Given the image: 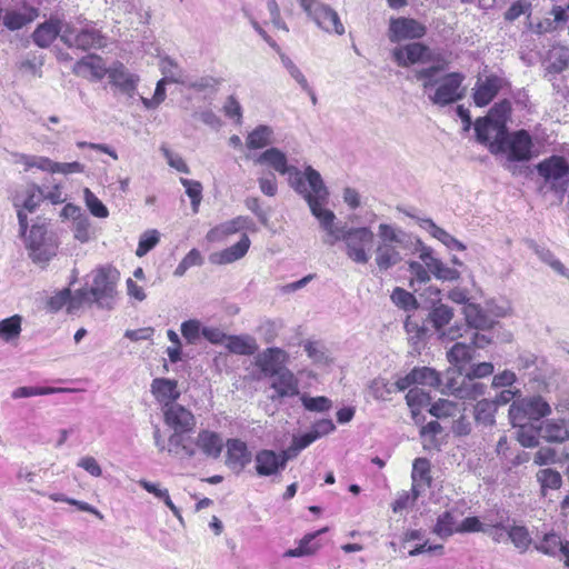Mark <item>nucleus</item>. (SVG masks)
I'll return each instance as SVG.
<instances>
[{
	"instance_id": "1",
	"label": "nucleus",
	"mask_w": 569,
	"mask_h": 569,
	"mask_svg": "<svg viewBox=\"0 0 569 569\" xmlns=\"http://www.w3.org/2000/svg\"><path fill=\"white\" fill-rule=\"evenodd\" d=\"M254 162L264 164L279 174H288L290 186L306 199L310 209L312 200L327 202L329 192L320 173L312 167H307L302 173L298 168L288 163L287 156L278 148L267 149L256 158Z\"/></svg>"
},
{
	"instance_id": "2",
	"label": "nucleus",
	"mask_w": 569,
	"mask_h": 569,
	"mask_svg": "<svg viewBox=\"0 0 569 569\" xmlns=\"http://www.w3.org/2000/svg\"><path fill=\"white\" fill-rule=\"evenodd\" d=\"M326 202L312 200V214L319 220L321 227L332 238L330 243L343 240L347 256L356 263L365 264L369 261V251L375 242V233L367 227L350 228L345 230L333 224L335 213L323 208Z\"/></svg>"
},
{
	"instance_id": "3",
	"label": "nucleus",
	"mask_w": 569,
	"mask_h": 569,
	"mask_svg": "<svg viewBox=\"0 0 569 569\" xmlns=\"http://www.w3.org/2000/svg\"><path fill=\"white\" fill-rule=\"evenodd\" d=\"M164 425L172 430L168 438V447L161 436L159 427L154 428L153 439L154 445L160 452L168 451L169 453L182 455L192 458L196 455V447L191 445H183V433H191L197 425L194 415L184 406L180 403H169L168 407L161 409Z\"/></svg>"
},
{
	"instance_id": "4",
	"label": "nucleus",
	"mask_w": 569,
	"mask_h": 569,
	"mask_svg": "<svg viewBox=\"0 0 569 569\" xmlns=\"http://www.w3.org/2000/svg\"><path fill=\"white\" fill-rule=\"evenodd\" d=\"M447 64H432L415 72V78L421 81L422 89L428 92L435 88L429 99L433 104L448 106L461 100L465 97L466 89L462 86L465 74L461 72H449L441 78L439 73L446 69Z\"/></svg>"
},
{
	"instance_id": "5",
	"label": "nucleus",
	"mask_w": 569,
	"mask_h": 569,
	"mask_svg": "<svg viewBox=\"0 0 569 569\" xmlns=\"http://www.w3.org/2000/svg\"><path fill=\"white\" fill-rule=\"evenodd\" d=\"M492 154H507V159L512 162L528 161L532 154V138L525 129L512 133H503L500 137H493L485 143Z\"/></svg>"
},
{
	"instance_id": "6",
	"label": "nucleus",
	"mask_w": 569,
	"mask_h": 569,
	"mask_svg": "<svg viewBox=\"0 0 569 569\" xmlns=\"http://www.w3.org/2000/svg\"><path fill=\"white\" fill-rule=\"evenodd\" d=\"M21 236L24 238L29 257L34 263L47 264L57 256L58 239L48 230L46 223H34L26 234Z\"/></svg>"
},
{
	"instance_id": "7",
	"label": "nucleus",
	"mask_w": 569,
	"mask_h": 569,
	"mask_svg": "<svg viewBox=\"0 0 569 569\" xmlns=\"http://www.w3.org/2000/svg\"><path fill=\"white\" fill-rule=\"evenodd\" d=\"M511 112V103L503 99L496 102L488 114L477 119L475 131L480 143H487L493 137H500L507 131V120Z\"/></svg>"
},
{
	"instance_id": "8",
	"label": "nucleus",
	"mask_w": 569,
	"mask_h": 569,
	"mask_svg": "<svg viewBox=\"0 0 569 569\" xmlns=\"http://www.w3.org/2000/svg\"><path fill=\"white\" fill-rule=\"evenodd\" d=\"M551 413L549 403L540 396L513 401L509 408V418L513 427H526L528 421H538Z\"/></svg>"
},
{
	"instance_id": "9",
	"label": "nucleus",
	"mask_w": 569,
	"mask_h": 569,
	"mask_svg": "<svg viewBox=\"0 0 569 569\" xmlns=\"http://www.w3.org/2000/svg\"><path fill=\"white\" fill-rule=\"evenodd\" d=\"M299 3L303 11L311 17L325 32H335L338 36L345 33V27L338 13L330 7L318 0H299Z\"/></svg>"
},
{
	"instance_id": "10",
	"label": "nucleus",
	"mask_w": 569,
	"mask_h": 569,
	"mask_svg": "<svg viewBox=\"0 0 569 569\" xmlns=\"http://www.w3.org/2000/svg\"><path fill=\"white\" fill-rule=\"evenodd\" d=\"M118 280L119 273L117 270L98 269L93 277L92 287L89 288L93 301L103 306L106 300L113 299Z\"/></svg>"
},
{
	"instance_id": "11",
	"label": "nucleus",
	"mask_w": 569,
	"mask_h": 569,
	"mask_svg": "<svg viewBox=\"0 0 569 569\" xmlns=\"http://www.w3.org/2000/svg\"><path fill=\"white\" fill-rule=\"evenodd\" d=\"M291 458L289 451L282 450L277 453L273 450L262 449L256 453V471L259 476L268 477L277 475L284 469L288 460Z\"/></svg>"
},
{
	"instance_id": "12",
	"label": "nucleus",
	"mask_w": 569,
	"mask_h": 569,
	"mask_svg": "<svg viewBox=\"0 0 569 569\" xmlns=\"http://www.w3.org/2000/svg\"><path fill=\"white\" fill-rule=\"evenodd\" d=\"M505 84V79L498 74L490 73L479 77L473 88L472 99L477 107L488 106L499 93Z\"/></svg>"
},
{
	"instance_id": "13",
	"label": "nucleus",
	"mask_w": 569,
	"mask_h": 569,
	"mask_svg": "<svg viewBox=\"0 0 569 569\" xmlns=\"http://www.w3.org/2000/svg\"><path fill=\"white\" fill-rule=\"evenodd\" d=\"M396 63L400 67H409L416 63H425L431 60L430 49L421 43L413 42L398 47L392 51Z\"/></svg>"
},
{
	"instance_id": "14",
	"label": "nucleus",
	"mask_w": 569,
	"mask_h": 569,
	"mask_svg": "<svg viewBox=\"0 0 569 569\" xmlns=\"http://www.w3.org/2000/svg\"><path fill=\"white\" fill-rule=\"evenodd\" d=\"M42 198V190L40 187L33 184L27 189L26 198L22 200V202H20L18 199H14L13 204L17 208L20 234H26L28 230L27 212H33L39 207Z\"/></svg>"
},
{
	"instance_id": "15",
	"label": "nucleus",
	"mask_w": 569,
	"mask_h": 569,
	"mask_svg": "<svg viewBox=\"0 0 569 569\" xmlns=\"http://www.w3.org/2000/svg\"><path fill=\"white\" fill-rule=\"evenodd\" d=\"M39 16L37 8L23 3L18 8L7 9L2 17L3 26L10 31H17L33 22Z\"/></svg>"
},
{
	"instance_id": "16",
	"label": "nucleus",
	"mask_w": 569,
	"mask_h": 569,
	"mask_svg": "<svg viewBox=\"0 0 569 569\" xmlns=\"http://www.w3.org/2000/svg\"><path fill=\"white\" fill-rule=\"evenodd\" d=\"M537 171L540 177L556 188L558 180L569 176V163L561 156H551L537 164Z\"/></svg>"
},
{
	"instance_id": "17",
	"label": "nucleus",
	"mask_w": 569,
	"mask_h": 569,
	"mask_svg": "<svg viewBox=\"0 0 569 569\" xmlns=\"http://www.w3.org/2000/svg\"><path fill=\"white\" fill-rule=\"evenodd\" d=\"M226 463L228 467L242 471L252 459V455L244 441L232 438L227 440Z\"/></svg>"
},
{
	"instance_id": "18",
	"label": "nucleus",
	"mask_w": 569,
	"mask_h": 569,
	"mask_svg": "<svg viewBox=\"0 0 569 569\" xmlns=\"http://www.w3.org/2000/svg\"><path fill=\"white\" fill-rule=\"evenodd\" d=\"M151 393L157 402L162 407L169 403H177L180 398L178 381L169 378H156L151 382Z\"/></svg>"
},
{
	"instance_id": "19",
	"label": "nucleus",
	"mask_w": 569,
	"mask_h": 569,
	"mask_svg": "<svg viewBox=\"0 0 569 569\" xmlns=\"http://www.w3.org/2000/svg\"><path fill=\"white\" fill-rule=\"evenodd\" d=\"M108 70L103 59L97 54H88L81 58L73 67V72L77 76L90 78L91 80L103 79Z\"/></svg>"
},
{
	"instance_id": "20",
	"label": "nucleus",
	"mask_w": 569,
	"mask_h": 569,
	"mask_svg": "<svg viewBox=\"0 0 569 569\" xmlns=\"http://www.w3.org/2000/svg\"><path fill=\"white\" fill-rule=\"evenodd\" d=\"M287 353L279 348L266 349L257 359V366L267 377H273L281 370L287 369L283 365L287 361Z\"/></svg>"
},
{
	"instance_id": "21",
	"label": "nucleus",
	"mask_w": 569,
	"mask_h": 569,
	"mask_svg": "<svg viewBox=\"0 0 569 569\" xmlns=\"http://www.w3.org/2000/svg\"><path fill=\"white\" fill-rule=\"evenodd\" d=\"M109 82L120 91L132 94L139 78L128 71L121 62H114L108 70Z\"/></svg>"
},
{
	"instance_id": "22",
	"label": "nucleus",
	"mask_w": 569,
	"mask_h": 569,
	"mask_svg": "<svg viewBox=\"0 0 569 569\" xmlns=\"http://www.w3.org/2000/svg\"><path fill=\"white\" fill-rule=\"evenodd\" d=\"M194 443L203 455L211 458H218L221 455L223 448V442L220 435L209 429L200 430Z\"/></svg>"
},
{
	"instance_id": "23",
	"label": "nucleus",
	"mask_w": 569,
	"mask_h": 569,
	"mask_svg": "<svg viewBox=\"0 0 569 569\" xmlns=\"http://www.w3.org/2000/svg\"><path fill=\"white\" fill-rule=\"evenodd\" d=\"M271 388L279 398L293 397L299 393V381L289 369H284L273 376Z\"/></svg>"
},
{
	"instance_id": "24",
	"label": "nucleus",
	"mask_w": 569,
	"mask_h": 569,
	"mask_svg": "<svg viewBox=\"0 0 569 569\" xmlns=\"http://www.w3.org/2000/svg\"><path fill=\"white\" fill-rule=\"evenodd\" d=\"M391 36H425L426 28L415 19L397 18L390 21Z\"/></svg>"
},
{
	"instance_id": "25",
	"label": "nucleus",
	"mask_w": 569,
	"mask_h": 569,
	"mask_svg": "<svg viewBox=\"0 0 569 569\" xmlns=\"http://www.w3.org/2000/svg\"><path fill=\"white\" fill-rule=\"evenodd\" d=\"M224 346L229 352L240 356H252L258 350L254 338L250 336H228Z\"/></svg>"
},
{
	"instance_id": "26",
	"label": "nucleus",
	"mask_w": 569,
	"mask_h": 569,
	"mask_svg": "<svg viewBox=\"0 0 569 569\" xmlns=\"http://www.w3.org/2000/svg\"><path fill=\"white\" fill-rule=\"evenodd\" d=\"M420 258L428 268V270L431 273H433L436 278L450 281L459 278V272L456 269L445 266L439 259L433 257L431 253H421Z\"/></svg>"
},
{
	"instance_id": "27",
	"label": "nucleus",
	"mask_w": 569,
	"mask_h": 569,
	"mask_svg": "<svg viewBox=\"0 0 569 569\" xmlns=\"http://www.w3.org/2000/svg\"><path fill=\"white\" fill-rule=\"evenodd\" d=\"M411 477L412 491H416L417 487H430L432 482L430 461L427 458L415 459Z\"/></svg>"
},
{
	"instance_id": "28",
	"label": "nucleus",
	"mask_w": 569,
	"mask_h": 569,
	"mask_svg": "<svg viewBox=\"0 0 569 569\" xmlns=\"http://www.w3.org/2000/svg\"><path fill=\"white\" fill-rule=\"evenodd\" d=\"M250 239L243 234L233 246L222 250L218 254V262L222 264L232 263L246 256L250 248Z\"/></svg>"
},
{
	"instance_id": "29",
	"label": "nucleus",
	"mask_w": 569,
	"mask_h": 569,
	"mask_svg": "<svg viewBox=\"0 0 569 569\" xmlns=\"http://www.w3.org/2000/svg\"><path fill=\"white\" fill-rule=\"evenodd\" d=\"M246 228H248V218L240 216L211 229L210 232L208 233V238L210 240H217L222 237H228L230 234L237 233L238 231L243 230Z\"/></svg>"
},
{
	"instance_id": "30",
	"label": "nucleus",
	"mask_w": 569,
	"mask_h": 569,
	"mask_svg": "<svg viewBox=\"0 0 569 569\" xmlns=\"http://www.w3.org/2000/svg\"><path fill=\"white\" fill-rule=\"evenodd\" d=\"M327 528L320 529L312 533H307L300 541L297 548L289 549L284 552V557H302L313 555L318 549V543H312L317 536L326 532Z\"/></svg>"
},
{
	"instance_id": "31",
	"label": "nucleus",
	"mask_w": 569,
	"mask_h": 569,
	"mask_svg": "<svg viewBox=\"0 0 569 569\" xmlns=\"http://www.w3.org/2000/svg\"><path fill=\"white\" fill-rule=\"evenodd\" d=\"M430 400V395L421 388L413 387L409 389L406 395V401L415 420H417L421 409L429 405Z\"/></svg>"
},
{
	"instance_id": "32",
	"label": "nucleus",
	"mask_w": 569,
	"mask_h": 569,
	"mask_svg": "<svg viewBox=\"0 0 569 569\" xmlns=\"http://www.w3.org/2000/svg\"><path fill=\"white\" fill-rule=\"evenodd\" d=\"M538 435L547 441L561 442L567 438L568 432L562 422L548 420L539 427Z\"/></svg>"
},
{
	"instance_id": "33",
	"label": "nucleus",
	"mask_w": 569,
	"mask_h": 569,
	"mask_svg": "<svg viewBox=\"0 0 569 569\" xmlns=\"http://www.w3.org/2000/svg\"><path fill=\"white\" fill-rule=\"evenodd\" d=\"M459 523L451 511H445L439 515L433 527V532L440 538H448L458 533Z\"/></svg>"
},
{
	"instance_id": "34",
	"label": "nucleus",
	"mask_w": 569,
	"mask_h": 569,
	"mask_svg": "<svg viewBox=\"0 0 569 569\" xmlns=\"http://www.w3.org/2000/svg\"><path fill=\"white\" fill-rule=\"evenodd\" d=\"M430 415L438 419L449 418V417H459L462 418V409L456 402H452L447 399H439L435 403L431 405L429 409Z\"/></svg>"
},
{
	"instance_id": "35",
	"label": "nucleus",
	"mask_w": 569,
	"mask_h": 569,
	"mask_svg": "<svg viewBox=\"0 0 569 569\" xmlns=\"http://www.w3.org/2000/svg\"><path fill=\"white\" fill-rule=\"evenodd\" d=\"M472 352V347L457 342L448 351V359L450 363L455 365L459 369H462L467 363L471 361L473 357Z\"/></svg>"
},
{
	"instance_id": "36",
	"label": "nucleus",
	"mask_w": 569,
	"mask_h": 569,
	"mask_svg": "<svg viewBox=\"0 0 569 569\" xmlns=\"http://www.w3.org/2000/svg\"><path fill=\"white\" fill-rule=\"evenodd\" d=\"M399 259V253L395 246L391 243L382 242L377 248L376 261L380 269L387 270L396 264Z\"/></svg>"
},
{
	"instance_id": "37",
	"label": "nucleus",
	"mask_w": 569,
	"mask_h": 569,
	"mask_svg": "<svg viewBox=\"0 0 569 569\" xmlns=\"http://www.w3.org/2000/svg\"><path fill=\"white\" fill-rule=\"evenodd\" d=\"M69 32L68 24L58 17H51L41 23L32 36H66Z\"/></svg>"
},
{
	"instance_id": "38",
	"label": "nucleus",
	"mask_w": 569,
	"mask_h": 569,
	"mask_svg": "<svg viewBox=\"0 0 569 569\" xmlns=\"http://www.w3.org/2000/svg\"><path fill=\"white\" fill-rule=\"evenodd\" d=\"M271 134L272 131L267 126H258L253 131H251L246 140L247 147L249 149H262L271 143Z\"/></svg>"
},
{
	"instance_id": "39",
	"label": "nucleus",
	"mask_w": 569,
	"mask_h": 569,
	"mask_svg": "<svg viewBox=\"0 0 569 569\" xmlns=\"http://www.w3.org/2000/svg\"><path fill=\"white\" fill-rule=\"evenodd\" d=\"M412 377H415L416 386L437 388L441 383L438 372L428 367L413 368Z\"/></svg>"
},
{
	"instance_id": "40",
	"label": "nucleus",
	"mask_w": 569,
	"mask_h": 569,
	"mask_svg": "<svg viewBox=\"0 0 569 569\" xmlns=\"http://www.w3.org/2000/svg\"><path fill=\"white\" fill-rule=\"evenodd\" d=\"M496 411L497 406L493 400L482 399L475 406V418L485 425H492Z\"/></svg>"
},
{
	"instance_id": "41",
	"label": "nucleus",
	"mask_w": 569,
	"mask_h": 569,
	"mask_svg": "<svg viewBox=\"0 0 569 569\" xmlns=\"http://www.w3.org/2000/svg\"><path fill=\"white\" fill-rule=\"evenodd\" d=\"M159 66L163 74L162 79H166V81L170 83H183L182 70L172 59L162 58Z\"/></svg>"
},
{
	"instance_id": "42",
	"label": "nucleus",
	"mask_w": 569,
	"mask_h": 569,
	"mask_svg": "<svg viewBox=\"0 0 569 569\" xmlns=\"http://www.w3.org/2000/svg\"><path fill=\"white\" fill-rule=\"evenodd\" d=\"M180 182L184 187L186 193L191 200L192 211L197 213L202 200V184L197 180L187 178H180Z\"/></svg>"
},
{
	"instance_id": "43",
	"label": "nucleus",
	"mask_w": 569,
	"mask_h": 569,
	"mask_svg": "<svg viewBox=\"0 0 569 569\" xmlns=\"http://www.w3.org/2000/svg\"><path fill=\"white\" fill-rule=\"evenodd\" d=\"M569 54L561 48L559 50H551L549 53V64L547 71L549 73H560L568 68Z\"/></svg>"
},
{
	"instance_id": "44",
	"label": "nucleus",
	"mask_w": 569,
	"mask_h": 569,
	"mask_svg": "<svg viewBox=\"0 0 569 569\" xmlns=\"http://www.w3.org/2000/svg\"><path fill=\"white\" fill-rule=\"evenodd\" d=\"M507 533L515 547L522 551L531 545L530 533L525 526H512Z\"/></svg>"
},
{
	"instance_id": "45",
	"label": "nucleus",
	"mask_w": 569,
	"mask_h": 569,
	"mask_svg": "<svg viewBox=\"0 0 569 569\" xmlns=\"http://www.w3.org/2000/svg\"><path fill=\"white\" fill-rule=\"evenodd\" d=\"M21 331V318L19 316H12L0 321V338L9 341L17 338Z\"/></svg>"
},
{
	"instance_id": "46",
	"label": "nucleus",
	"mask_w": 569,
	"mask_h": 569,
	"mask_svg": "<svg viewBox=\"0 0 569 569\" xmlns=\"http://www.w3.org/2000/svg\"><path fill=\"white\" fill-rule=\"evenodd\" d=\"M203 263V258L201 256V252L193 248L191 249L180 261L178 267L176 268L173 274L176 277H182L188 269L196 266H201Z\"/></svg>"
},
{
	"instance_id": "47",
	"label": "nucleus",
	"mask_w": 569,
	"mask_h": 569,
	"mask_svg": "<svg viewBox=\"0 0 569 569\" xmlns=\"http://www.w3.org/2000/svg\"><path fill=\"white\" fill-rule=\"evenodd\" d=\"M562 543L560 537L557 533H546L537 546V549L546 555H556L558 551L562 553Z\"/></svg>"
},
{
	"instance_id": "48",
	"label": "nucleus",
	"mask_w": 569,
	"mask_h": 569,
	"mask_svg": "<svg viewBox=\"0 0 569 569\" xmlns=\"http://www.w3.org/2000/svg\"><path fill=\"white\" fill-rule=\"evenodd\" d=\"M452 309L445 305H439L430 312V320L437 330H440L452 319Z\"/></svg>"
},
{
	"instance_id": "49",
	"label": "nucleus",
	"mask_w": 569,
	"mask_h": 569,
	"mask_svg": "<svg viewBox=\"0 0 569 569\" xmlns=\"http://www.w3.org/2000/svg\"><path fill=\"white\" fill-rule=\"evenodd\" d=\"M391 300L396 306L405 310L417 308V300L415 296L400 287L393 289Z\"/></svg>"
},
{
	"instance_id": "50",
	"label": "nucleus",
	"mask_w": 569,
	"mask_h": 569,
	"mask_svg": "<svg viewBox=\"0 0 569 569\" xmlns=\"http://www.w3.org/2000/svg\"><path fill=\"white\" fill-rule=\"evenodd\" d=\"M301 401H302L303 407L308 411H312V412H325V411L330 410V408L332 406L331 400L325 396H319V397L302 396Z\"/></svg>"
},
{
	"instance_id": "51",
	"label": "nucleus",
	"mask_w": 569,
	"mask_h": 569,
	"mask_svg": "<svg viewBox=\"0 0 569 569\" xmlns=\"http://www.w3.org/2000/svg\"><path fill=\"white\" fill-rule=\"evenodd\" d=\"M60 391H64V389L52 387H20L13 391L12 397L28 398L33 396L51 395Z\"/></svg>"
},
{
	"instance_id": "52",
	"label": "nucleus",
	"mask_w": 569,
	"mask_h": 569,
	"mask_svg": "<svg viewBox=\"0 0 569 569\" xmlns=\"http://www.w3.org/2000/svg\"><path fill=\"white\" fill-rule=\"evenodd\" d=\"M158 242L159 234L157 230L144 232L139 240L136 254L140 258L146 256L152 248L157 246Z\"/></svg>"
},
{
	"instance_id": "53",
	"label": "nucleus",
	"mask_w": 569,
	"mask_h": 569,
	"mask_svg": "<svg viewBox=\"0 0 569 569\" xmlns=\"http://www.w3.org/2000/svg\"><path fill=\"white\" fill-rule=\"evenodd\" d=\"M537 478L542 488L557 489L561 486L562 479L558 471L552 469H542L537 473Z\"/></svg>"
},
{
	"instance_id": "54",
	"label": "nucleus",
	"mask_w": 569,
	"mask_h": 569,
	"mask_svg": "<svg viewBox=\"0 0 569 569\" xmlns=\"http://www.w3.org/2000/svg\"><path fill=\"white\" fill-rule=\"evenodd\" d=\"M87 302H94L88 288L79 289L73 295L70 292L68 312L71 313L74 310H78Z\"/></svg>"
},
{
	"instance_id": "55",
	"label": "nucleus",
	"mask_w": 569,
	"mask_h": 569,
	"mask_svg": "<svg viewBox=\"0 0 569 569\" xmlns=\"http://www.w3.org/2000/svg\"><path fill=\"white\" fill-rule=\"evenodd\" d=\"M202 328L198 320L191 319L181 323V333L188 343L193 345L199 339Z\"/></svg>"
},
{
	"instance_id": "56",
	"label": "nucleus",
	"mask_w": 569,
	"mask_h": 569,
	"mask_svg": "<svg viewBox=\"0 0 569 569\" xmlns=\"http://www.w3.org/2000/svg\"><path fill=\"white\" fill-rule=\"evenodd\" d=\"M86 202L89 211L98 218H107L109 211L107 207L89 190H86Z\"/></svg>"
},
{
	"instance_id": "57",
	"label": "nucleus",
	"mask_w": 569,
	"mask_h": 569,
	"mask_svg": "<svg viewBox=\"0 0 569 569\" xmlns=\"http://www.w3.org/2000/svg\"><path fill=\"white\" fill-rule=\"evenodd\" d=\"M166 79H160L157 82L156 90L152 98H142V103L147 109H156L166 99Z\"/></svg>"
},
{
	"instance_id": "58",
	"label": "nucleus",
	"mask_w": 569,
	"mask_h": 569,
	"mask_svg": "<svg viewBox=\"0 0 569 569\" xmlns=\"http://www.w3.org/2000/svg\"><path fill=\"white\" fill-rule=\"evenodd\" d=\"M70 300V289L64 288L49 298L47 307L51 312H57L64 306L68 308Z\"/></svg>"
},
{
	"instance_id": "59",
	"label": "nucleus",
	"mask_w": 569,
	"mask_h": 569,
	"mask_svg": "<svg viewBox=\"0 0 569 569\" xmlns=\"http://www.w3.org/2000/svg\"><path fill=\"white\" fill-rule=\"evenodd\" d=\"M319 437H320V432H318V431L306 432V433L301 435L300 437L295 438L292 446L287 451H289V455H291V457H292L296 452L307 448L309 445H311L313 441H316Z\"/></svg>"
},
{
	"instance_id": "60",
	"label": "nucleus",
	"mask_w": 569,
	"mask_h": 569,
	"mask_svg": "<svg viewBox=\"0 0 569 569\" xmlns=\"http://www.w3.org/2000/svg\"><path fill=\"white\" fill-rule=\"evenodd\" d=\"M223 112H224L226 117L236 120L237 123L241 122V118H242L241 106L233 96L228 97V99L223 106Z\"/></svg>"
},
{
	"instance_id": "61",
	"label": "nucleus",
	"mask_w": 569,
	"mask_h": 569,
	"mask_svg": "<svg viewBox=\"0 0 569 569\" xmlns=\"http://www.w3.org/2000/svg\"><path fill=\"white\" fill-rule=\"evenodd\" d=\"M259 188L261 192L268 197H274L278 192L277 178L273 173L259 178Z\"/></svg>"
},
{
	"instance_id": "62",
	"label": "nucleus",
	"mask_w": 569,
	"mask_h": 569,
	"mask_svg": "<svg viewBox=\"0 0 569 569\" xmlns=\"http://www.w3.org/2000/svg\"><path fill=\"white\" fill-rule=\"evenodd\" d=\"M529 9L530 4L527 1L518 0L513 2L505 12V19L508 21H513L520 16L528 13Z\"/></svg>"
},
{
	"instance_id": "63",
	"label": "nucleus",
	"mask_w": 569,
	"mask_h": 569,
	"mask_svg": "<svg viewBox=\"0 0 569 569\" xmlns=\"http://www.w3.org/2000/svg\"><path fill=\"white\" fill-rule=\"evenodd\" d=\"M486 532L487 528L482 525L478 517H467L461 523H459L458 533L466 532Z\"/></svg>"
},
{
	"instance_id": "64",
	"label": "nucleus",
	"mask_w": 569,
	"mask_h": 569,
	"mask_svg": "<svg viewBox=\"0 0 569 569\" xmlns=\"http://www.w3.org/2000/svg\"><path fill=\"white\" fill-rule=\"evenodd\" d=\"M201 335L212 345H226L228 335L214 327H203Z\"/></svg>"
}]
</instances>
